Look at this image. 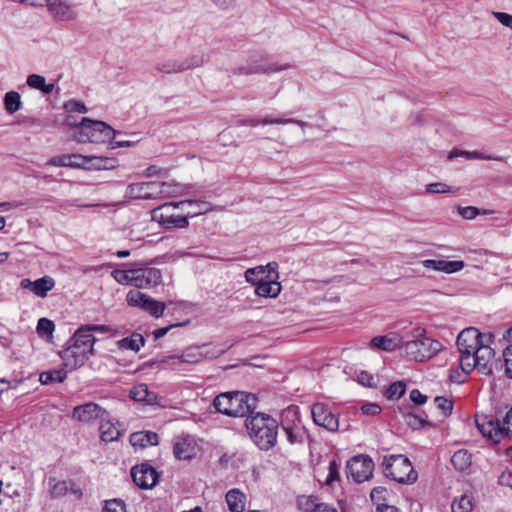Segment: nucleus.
Masks as SVG:
<instances>
[{
  "mask_svg": "<svg viewBox=\"0 0 512 512\" xmlns=\"http://www.w3.org/2000/svg\"><path fill=\"white\" fill-rule=\"evenodd\" d=\"M492 334H482L477 328L469 327L462 330L457 337V348L460 353V367L465 374L477 370L483 375H491L497 367L494 349L490 347Z\"/></svg>",
  "mask_w": 512,
  "mask_h": 512,
  "instance_id": "1",
  "label": "nucleus"
},
{
  "mask_svg": "<svg viewBox=\"0 0 512 512\" xmlns=\"http://www.w3.org/2000/svg\"><path fill=\"white\" fill-rule=\"evenodd\" d=\"M245 427L249 437L260 450L268 451L276 445L279 423L270 415L253 412L246 418Z\"/></svg>",
  "mask_w": 512,
  "mask_h": 512,
  "instance_id": "2",
  "label": "nucleus"
},
{
  "mask_svg": "<svg viewBox=\"0 0 512 512\" xmlns=\"http://www.w3.org/2000/svg\"><path fill=\"white\" fill-rule=\"evenodd\" d=\"M257 404L255 395L243 391L224 392L213 400L217 412L230 417H248L253 414Z\"/></svg>",
  "mask_w": 512,
  "mask_h": 512,
  "instance_id": "3",
  "label": "nucleus"
},
{
  "mask_svg": "<svg viewBox=\"0 0 512 512\" xmlns=\"http://www.w3.org/2000/svg\"><path fill=\"white\" fill-rule=\"evenodd\" d=\"M442 344L427 336L426 329L415 327L406 334L404 352L408 359L415 362H425L437 355Z\"/></svg>",
  "mask_w": 512,
  "mask_h": 512,
  "instance_id": "4",
  "label": "nucleus"
},
{
  "mask_svg": "<svg viewBox=\"0 0 512 512\" xmlns=\"http://www.w3.org/2000/svg\"><path fill=\"white\" fill-rule=\"evenodd\" d=\"M79 131L75 135V139L81 143H105L110 142L112 148L125 147L129 142L114 141L116 131L108 124L102 121H94L89 118H82L79 123Z\"/></svg>",
  "mask_w": 512,
  "mask_h": 512,
  "instance_id": "5",
  "label": "nucleus"
},
{
  "mask_svg": "<svg viewBox=\"0 0 512 512\" xmlns=\"http://www.w3.org/2000/svg\"><path fill=\"white\" fill-rule=\"evenodd\" d=\"M476 425L480 433L491 443L512 439V408L499 420L490 415L476 416Z\"/></svg>",
  "mask_w": 512,
  "mask_h": 512,
  "instance_id": "6",
  "label": "nucleus"
},
{
  "mask_svg": "<svg viewBox=\"0 0 512 512\" xmlns=\"http://www.w3.org/2000/svg\"><path fill=\"white\" fill-rule=\"evenodd\" d=\"M382 466L385 476L398 483L411 484L417 480L410 460L402 454L385 456Z\"/></svg>",
  "mask_w": 512,
  "mask_h": 512,
  "instance_id": "7",
  "label": "nucleus"
},
{
  "mask_svg": "<svg viewBox=\"0 0 512 512\" xmlns=\"http://www.w3.org/2000/svg\"><path fill=\"white\" fill-rule=\"evenodd\" d=\"M176 202H166L151 210V219L166 229L185 228L189 225L187 216H175L172 210Z\"/></svg>",
  "mask_w": 512,
  "mask_h": 512,
  "instance_id": "8",
  "label": "nucleus"
},
{
  "mask_svg": "<svg viewBox=\"0 0 512 512\" xmlns=\"http://www.w3.org/2000/svg\"><path fill=\"white\" fill-rule=\"evenodd\" d=\"M92 160H98V168H101L102 166L104 168H113L114 167V160L109 158H99V157H89V156H83L79 154H71V155H61V156H55L52 157L47 164L50 166H56V167H72V168H82L85 166L86 163Z\"/></svg>",
  "mask_w": 512,
  "mask_h": 512,
  "instance_id": "9",
  "label": "nucleus"
},
{
  "mask_svg": "<svg viewBox=\"0 0 512 512\" xmlns=\"http://www.w3.org/2000/svg\"><path fill=\"white\" fill-rule=\"evenodd\" d=\"M347 475L356 483L369 480L374 471V462L368 455H357L347 462Z\"/></svg>",
  "mask_w": 512,
  "mask_h": 512,
  "instance_id": "10",
  "label": "nucleus"
},
{
  "mask_svg": "<svg viewBox=\"0 0 512 512\" xmlns=\"http://www.w3.org/2000/svg\"><path fill=\"white\" fill-rule=\"evenodd\" d=\"M126 301L129 306L140 307L157 318L162 316L165 310L164 302L157 301L138 290L129 291Z\"/></svg>",
  "mask_w": 512,
  "mask_h": 512,
  "instance_id": "11",
  "label": "nucleus"
},
{
  "mask_svg": "<svg viewBox=\"0 0 512 512\" xmlns=\"http://www.w3.org/2000/svg\"><path fill=\"white\" fill-rule=\"evenodd\" d=\"M131 476L133 482L141 489H151L159 480V473L148 463H141L132 467Z\"/></svg>",
  "mask_w": 512,
  "mask_h": 512,
  "instance_id": "12",
  "label": "nucleus"
},
{
  "mask_svg": "<svg viewBox=\"0 0 512 512\" xmlns=\"http://www.w3.org/2000/svg\"><path fill=\"white\" fill-rule=\"evenodd\" d=\"M47 11L55 21L70 22L78 17V12L69 0H45Z\"/></svg>",
  "mask_w": 512,
  "mask_h": 512,
  "instance_id": "13",
  "label": "nucleus"
},
{
  "mask_svg": "<svg viewBox=\"0 0 512 512\" xmlns=\"http://www.w3.org/2000/svg\"><path fill=\"white\" fill-rule=\"evenodd\" d=\"M90 355L92 354L73 344H70L60 352V357L63 361L62 366L68 372L82 367Z\"/></svg>",
  "mask_w": 512,
  "mask_h": 512,
  "instance_id": "14",
  "label": "nucleus"
},
{
  "mask_svg": "<svg viewBox=\"0 0 512 512\" xmlns=\"http://www.w3.org/2000/svg\"><path fill=\"white\" fill-rule=\"evenodd\" d=\"M133 286L149 288L158 285L162 280V273L158 268L139 266L134 268Z\"/></svg>",
  "mask_w": 512,
  "mask_h": 512,
  "instance_id": "15",
  "label": "nucleus"
},
{
  "mask_svg": "<svg viewBox=\"0 0 512 512\" xmlns=\"http://www.w3.org/2000/svg\"><path fill=\"white\" fill-rule=\"evenodd\" d=\"M311 414L316 425L321 426L328 431L334 432L339 428L338 418L323 403H315L312 406Z\"/></svg>",
  "mask_w": 512,
  "mask_h": 512,
  "instance_id": "16",
  "label": "nucleus"
},
{
  "mask_svg": "<svg viewBox=\"0 0 512 512\" xmlns=\"http://www.w3.org/2000/svg\"><path fill=\"white\" fill-rule=\"evenodd\" d=\"M406 342V335L400 332H389L383 336H375L371 339V345L383 351L392 352L403 348Z\"/></svg>",
  "mask_w": 512,
  "mask_h": 512,
  "instance_id": "17",
  "label": "nucleus"
},
{
  "mask_svg": "<svg viewBox=\"0 0 512 512\" xmlns=\"http://www.w3.org/2000/svg\"><path fill=\"white\" fill-rule=\"evenodd\" d=\"M154 181L129 184L125 197L128 199L157 200Z\"/></svg>",
  "mask_w": 512,
  "mask_h": 512,
  "instance_id": "18",
  "label": "nucleus"
},
{
  "mask_svg": "<svg viewBox=\"0 0 512 512\" xmlns=\"http://www.w3.org/2000/svg\"><path fill=\"white\" fill-rule=\"evenodd\" d=\"M199 452L200 446L191 436L178 439L173 447V453L179 460H191L196 457Z\"/></svg>",
  "mask_w": 512,
  "mask_h": 512,
  "instance_id": "19",
  "label": "nucleus"
},
{
  "mask_svg": "<svg viewBox=\"0 0 512 512\" xmlns=\"http://www.w3.org/2000/svg\"><path fill=\"white\" fill-rule=\"evenodd\" d=\"M107 414V411L104 410L101 406L96 403L89 402L83 405L76 406L73 409V418L81 421V422H90L95 419L104 420V416Z\"/></svg>",
  "mask_w": 512,
  "mask_h": 512,
  "instance_id": "20",
  "label": "nucleus"
},
{
  "mask_svg": "<svg viewBox=\"0 0 512 512\" xmlns=\"http://www.w3.org/2000/svg\"><path fill=\"white\" fill-rule=\"evenodd\" d=\"M206 344L202 346H191L186 348L181 355H171L166 357L163 362L176 365L179 363L195 364L202 361L201 349L205 348Z\"/></svg>",
  "mask_w": 512,
  "mask_h": 512,
  "instance_id": "21",
  "label": "nucleus"
},
{
  "mask_svg": "<svg viewBox=\"0 0 512 512\" xmlns=\"http://www.w3.org/2000/svg\"><path fill=\"white\" fill-rule=\"evenodd\" d=\"M50 487V495L53 498H60L65 496L69 491L76 496V498H81L82 491L79 487H76L74 482L72 481H57L55 477H50L48 481Z\"/></svg>",
  "mask_w": 512,
  "mask_h": 512,
  "instance_id": "22",
  "label": "nucleus"
},
{
  "mask_svg": "<svg viewBox=\"0 0 512 512\" xmlns=\"http://www.w3.org/2000/svg\"><path fill=\"white\" fill-rule=\"evenodd\" d=\"M99 431L101 440L107 443L119 440L124 432L120 428V422L110 420L108 413L104 416V420H101Z\"/></svg>",
  "mask_w": 512,
  "mask_h": 512,
  "instance_id": "23",
  "label": "nucleus"
},
{
  "mask_svg": "<svg viewBox=\"0 0 512 512\" xmlns=\"http://www.w3.org/2000/svg\"><path fill=\"white\" fill-rule=\"evenodd\" d=\"M297 506L302 512H338L335 507L327 503L318 502L315 496L298 497Z\"/></svg>",
  "mask_w": 512,
  "mask_h": 512,
  "instance_id": "24",
  "label": "nucleus"
},
{
  "mask_svg": "<svg viewBox=\"0 0 512 512\" xmlns=\"http://www.w3.org/2000/svg\"><path fill=\"white\" fill-rule=\"evenodd\" d=\"M155 190L157 192V200L176 197L188 194L189 187L173 182L154 181Z\"/></svg>",
  "mask_w": 512,
  "mask_h": 512,
  "instance_id": "25",
  "label": "nucleus"
},
{
  "mask_svg": "<svg viewBox=\"0 0 512 512\" xmlns=\"http://www.w3.org/2000/svg\"><path fill=\"white\" fill-rule=\"evenodd\" d=\"M422 265L427 269H433L435 271L444 272L447 274L458 272L464 268V262L459 260L446 261L426 259L422 261Z\"/></svg>",
  "mask_w": 512,
  "mask_h": 512,
  "instance_id": "26",
  "label": "nucleus"
},
{
  "mask_svg": "<svg viewBox=\"0 0 512 512\" xmlns=\"http://www.w3.org/2000/svg\"><path fill=\"white\" fill-rule=\"evenodd\" d=\"M95 337L88 331L85 325L79 327L71 338V342L74 346H79L82 350L94 353Z\"/></svg>",
  "mask_w": 512,
  "mask_h": 512,
  "instance_id": "27",
  "label": "nucleus"
},
{
  "mask_svg": "<svg viewBox=\"0 0 512 512\" xmlns=\"http://www.w3.org/2000/svg\"><path fill=\"white\" fill-rule=\"evenodd\" d=\"M129 441L133 447L144 449L157 445L159 437L157 433L152 431H138L130 435Z\"/></svg>",
  "mask_w": 512,
  "mask_h": 512,
  "instance_id": "28",
  "label": "nucleus"
},
{
  "mask_svg": "<svg viewBox=\"0 0 512 512\" xmlns=\"http://www.w3.org/2000/svg\"><path fill=\"white\" fill-rule=\"evenodd\" d=\"M184 205H188L191 207L190 210L187 211V217H196L201 214H205L212 210V205L209 202L202 200H182L175 203V207H181Z\"/></svg>",
  "mask_w": 512,
  "mask_h": 512,
  "instance_id": "29",
  "label": "nucleus"
},
{
  "mask_svg": "<svg viewBox=\"0 0 512 512\" xmlns=\"http://www.w3.org/2000/svg\"><path fill=\"white\" fill-rule=\"evenodd\" d=\"M281 292V285L273 276L256 284L255 293L261 297H277Z\"/></svg>",
  "mask_w": 512,
  "mask_h": 512,
  "instance_id": "30",
  "label": "nucleus"
},
{
  "mask_svg": "<svg viewBox=\"0 0 512 512\" xmlns=\"http://www.w3.org/2000/svg\"><path fill=\"white\" fill-rule=\"evenodd\" d=\"M455 157H463L466 159H477V160H494V161H507V157L504 156H494V155H485L479 151H466V150H458L454 149L450 151L448 154V159H453Z\"/></svg>",
  "mask_w": 512,
  "mask_h": 512,
  "instance_id": "31",
  "label": "nucleus"
},
{
  "mask_svg": "<svg viewBox=\"0 0 512 512\" xmlns=\"http://www.w3.org/2000/svg\"><path fill=\"white\" fill-rule=\"evenodd\" d=\"M226 502L231 512H243L246 505V496L239 489H231L226 494Z\"/></svg>",
  "mask_w": 512,
  "mask_h": 512,
  "instance_id": "32",
  "label": "nucleus"
},
{
  "mask_svg": "<svg viewBox=\"0 0 512 512\" xmlns=\"http://www.w3.org/2000/svg\"><path fill=\"white\" fill-rule=\"evenodd\" d=\"M281 426L282 428L287 427H296V426H303L298 408L295 406H290L283 410L281 414Z\"/></svg>",
  "mask_w": 512,
  "mask_h": 512,
  "instance_id": "33",
  "label": "nucleus"
},
{
  "mask_svg": "<svg viewBox=\"0 0 512 512\" xmlns=\"http://www.w3.org/2000/svg\"><path fill=\"white\" fill-rule=\"evenodd\" d=\"M145 339L139 333H133L131 336L121 339L118 346L121 349L139 351L144 346Z\"/></svg>",
  "mask_w": 512,
  "mask_h": 512,
  "instance_id": "34",
  "label": "nucleus"
},
{
  "mask_svg": "<svg viewBox=\"0 0 512 512\" xmlns=\"http://www.w3.org/2000/svg\"><path fill=\"white\" fill-rule=\"evenodd\" d=\"M67 370L57 369L44 371L39 376V381L43 385H49L52 383H62L67 377Z\"/></svg>",
  "mask_w": 512,
  "mask_h": 512,
  "instance_id": "35",
  "label": "nucleus"
},
{
  "mask_svg": "<svg viewBox=\"0 0 512 512\" xmlns=\"http://www.w3.org/2000/svg\"><path fill=\"white\" fill-rule=\"evenodd\" d=\"M451 463L458 471H465L471 465V454L466 450H458L451 457Z\"/></svg>",
  "mask_w": 512,
  "mask_h": 512,
  "instance_id": "36",
  "label": "nucleus"
},
{
  "mask_svg": "<svg viewBox=\"0 0 512 512\" xmlns=\"http://www.w3.org/2000/svg\"><path fill=\"white\" fill-rule=\"evenodd\" d=\"M27 84L31 88L42 91L45 94H49L54 89V84H46V80L43 76L38 74H31L27 78Z\"/></svg>",
  "mask_w": 512,
  "mask_h": 512,
  "instance_id": "37",
  "label": "nucleus"
},
{
  "mask_svg": "<svg viewBox=\"0 0 512 512\" xmlns=\"http://www.w3.org/2000/svg\"><path fill=\"white\" fill-rule=\"evenodd\" d=\"M33 284H35L33 293L39 297H45L47 292L53 289L55 281L50 276H44L34 281Z\"/></svg>",
  "mask_w": 512,
  "mask_h": 512,
  "instance_id": "38",
  "label": "nucleus"
},
{
  "mask_svg": "<svg viewBox=\"0 0 512 512\" xmlns=\"http://www.w3.org/2000/svg\"><path fill=\"white\" fill-rule=\"evenodd\" d=\"M272 275L265 274V267L257 266L253 268H249L245 271V279L247 282H250L254 285L262 282L263 280H267Z\"/></svg>",
  "mask_w": 512,
  "mask_h": 512,
  "instance_id": "39",
  "label": "nucleus"
},
{
  "mask_svg": "<svg viewBox=\"0 0 512 512\" xmlns=\"http://www.w3.org/2000/svg\"><path fill=\"white\" fill-rule=\"evenodd\" d=\"M276 122H283L282 120H276V118H270V117H264L262 119H256V118H238L234 120L233 125L234 126H251L255 127L259 124L262 125H272L276 124Z\"/></svg>",
  "mask_w": 512,
  "mask_h": 512,
  "instance_id": "40",
  "label": "nucleus"
},
{
  "mask_svg": "<svg viewBox=\"0 0 512 512\" xmlns=\"http://www.w3.org/2000/svg\"><path fill=\"white\" fill-rule=\"evenodd\" d=\"M5 110L9 114H13L18 111L21 107V97L16 91H10L5 94L4 97Z\"/></svg>",
  "mask_w": 512,
  "mask_h": 512,
  "instance_id": "41",
  "label": "nucleus"
},
{
  "mask_svg": "<svg viewBox=\"0 0 512 512\" xmlns=\"http://www.w3.org/2000/svg\"><path fill=\"white\" fill-rule=\"evenodd\" d=\"M155 69L160 73L172 74L183 72V66L181 61L177 60H166L156 64Z\"/></svg>",
  "mask_w": 512,
  "mask_h": 512,
  "instance_id": "42",
  "label": "nucleus"
},
{
  "mask_svg": "<svg viewBox=\"0 0 512 512\" xmlns=\"http://www.w3.org/2000/svg\"><path fill=\"white\" fill-rule=\"evenodd\" d=\"M290 444L302 443L306 434L304 426L282 428Z\"/></svg>",
  "mask_w": 512,
  "mask_h": 512,
  "instance_id": "43",
  "label": "nucleus"
},
{
  "mask_svg": "<svg viewBox=\"0 0 512 512\" xmlns=\"http://www.w3.org/2000/svg\"><path fill=\"white\" fill-rule=\"evenodd\" d=\"M289 65L284 66H276V65H270L267 67H255L253 69H247V68H239L235 73L239 75H249V74H259V73H271V72H279L284 69H287Z\"/></svg>",
  "mask_w": 512,
  "mask_h": 512,
  "instance_id": "44",
  "label": "nucleus"
},
{
  "mask_svg": "<svg viewBox=\"0 0 512 512\" xmlns=\"http://www.w3.org/2000/svg\"><path fill=\"white\" fill-rule=\"evenodd\" d=\"M133 274L134 268L131 269H115L112 271V277L122 285H131L133 286Z\"/></svg>",
  "mask_w": 512,
  "mask_h": 512,
  "instance_id": "45",
  "label": "nucleus"
},
{
  "mask_svg": "<svg viewBox=\"0 0 512 512\" xmlns=\"http://www.w3.org/2000/svg\"><path fill=\"white\" fill-rule=\"evenodd\" d=\"M406 391V385L402 381L391 383L385 390L384 396L389 400L399 399Z\"/></svg>",
  "mask_w": 512,
  "mask_h": 512,
  "instance_id": "46",
  "label": "nucleus"
},
{
  "mask_svg": "<svg viewBox=\"0 0 512 512\" xmlns=\"http://www.w3.org/2000/svg\"><path fill=\"white\" fill-rule=\"evenodd\" d=\"M230 345H206L205 348L201 349L202 360L203 359H215L221 355H223L228 349Z\"/></svg>",
  "mask_w": 512,
  "mask_h": 512,
  "instance_id": "47",
  "label": "nucleus"
},
{
  "mask_svg": "<svg viewBox=\"0 0 512 512\" xmlns=\"http://www.w3.org/2000/svg\"><path fill=\"white\" fill-rule=\"evenodd\" d=\"M453 512H471L473 509L472 499L467 495L461 496L452 503Z\"/></svg>",
  "mask_w": 512,
  "mask_h": 512,
  "instance_id": "48",
  "label": "nucleus"
},
{
  "mask_svg": "<svg viewBox=\"0 0 512 512\" xmlns=\"http://www.w3.org/2000/svg\"><path fill=\"white\" fill-rule=\"evenodd\" d=\"M55 329L53 321L47 318H40L37 323V333L40 336H51Z\"/></svg>",
  "mask_w": 512,
  "mask_h": 512,
  "instance_id": "49",
  "label": "nucleus"
},
{
  "mask_svg": "<svg viewBox=\"0 0 512 512\" xmlns=\"http://www.w3.org/2000/svg\"><path fill=\"white\" fill-rule=\"evenodd\" d=\"M437 408L441 410L443 416H449L453 410V401L443 396H437L434 399Z\"/></svg>",
  "mask_w": 512,
  "mask_h": 512,
  "instance_id": "50",
  "label": "nucleus"
},
{
  "mask_svg": "<svg viewBox=\"0 0 512 512\" xmlns=\"http://www.w3.org/2000/svg\"><path fill=\"white\" fill-rule=\"evenodd\" d=\"M130 396L136 401H150L148 386L146 384H139L130 391Z\"/></svg>",
  "mask_w": 512,
  "mask_h": 512,
  "instance_id": "51",
  "label": "nucleus"
},
{
  "mask_svg": "<svg viewBox=\"0 0 512 512\" xmlns=\"http://www.w3.org/2000/svg\"><path fill=\"white\" fill-rule=\"evenodd\" d=\"M458 212L463 218L468 219V220L474 219L476 216L481 215V214L482 215L490 214L489 211H487V210L481 211L480 209H478L474 206L459 207Z\"/></svg>",
  "mask_w": 512,
  "mask_h": 512,
  "instance_id": "52",
  "label": "nucleus"
},
{
  "mask_svg": "<svg viewBox=\"0 0 512 512\" xmlns=\"http://www.w3.org/2000/svg\"><path fill=\"white\" fill-rule=\"evenodd\" d=\"M404 421L413 430L420 429L427 423L424 418L412 413L404 414Z\"/></svg>",
  "mask_w": 512,
  "mask_h": 512,
  "instance_id": "53",
  "label": "nucleus"
},
{
  "mask_svg": "<svg viewBox=\"0 0 512 512\" xmlns=\"http://www.w3.org/2000/svg\"><path fill=\"white\" fill-rule=\"evenodd\" d=\"M103 512H126L125 503L119 499L106 501Z\"/></svg>",
  "mask_w": 512,
  "mask_h": 512,
  "instance_id": "54",
  "label": "nucleus"
},
{
  "mask_svg": "<svg viewBox=\"0 0 512 512\" xmlns=\"http://www.w3.org/2000/svg\"><path fill=\"white\" fill-rule=\"evenodd\" d=\"M505 363L506 376L512 379V345L507 346L502 353Z\"/></svg>",
  "mask_w": 512,
  "mask_h": 512,
  "instance_id": "55",
  "label": "nucleus"
},
{
  "mask_svg": "<svg viewBox=\"0 0 512 512\" xmlns=\"http://www.w3.org/2000/svg\"><path fill=\"white\" fill-rule=\"evenodd\" d=\"M64 108L69 112L86 113L87 108L85 104L78 100H69L64 104Z\"/></svg>",
  "mask_w": 512,
  "mask_h": 512,
  "instance_id": "56",
  "label": "nucleus"
},
{
  "mask_svg": "<svg viewBox=\"0 0 512 512\" xmlns=\"http://www.w3.org/2000/svg\"><path fill=\"white\" fill-rule=\"evenodd\" d=\"M426 190H427V192L433 193V194L447 193V192L453 191V189L450 186H448L445 183H440V182L428 184L426 186Z\"/></svg>",
  "mask_w": 512,
  "mask_h": 512,
  "instance_id": "57",
  "label": "nucleus"
},
{
  "mask_svg": "<svg viewBox=\"0 0 512 512\" xmlns=\"http://www.w3.org/2000/svg\"><path fill=\"white\" fill-rule=\"evenodd\" d=\"M183 66V71L188 69L197 68L203 65L204 61L203 58L200 56H192L190 58L185 59L184 61H181Z\"/></svg>",
  "mask_w": 512,
  "mask_h": 512,
  "instance_id": "58",
  "label": "nucleus"
},
{
  "mask_svg": "<svg viewBox=\"0 0 512 512\" xmlns=\"http://www.w3.org/2000/svg\"><path fill=\"white\" fill-rule=\"evenodd\" d=\"M339 468L340 465L337 463L336 460H332L329 463V474L326 479L327 484H331L334 480L338 479L339 477Z\"/></svg>",
  "mask_w": 512,
  "mask_h": 512,
  "instance_id": "59",
  "label": "nucleus"
},
{
  "mask_svg": "<svg viewBox=\"0 0 512 512\" xmlns=\"http://www.w3.org/2000/svg\"><path fill=\"white\" fill-rule=\"evenodd\" d=\"M492 14L502 25L512 29V15L504 12H493Z\"/></svg>",
  "mask_w": 512,
  "mask_h": 512,
  "instance_id": "60",
  "label": "nucleus"
},
{
  "mask_svg": "<svg viewBox=\"0 0 512 512\" xmlns=\"http://www.w3.org/2000/svg\"><path fill=\"white\" fill-rule=\"evenodd\" d=\"M361 411L367 415H378L381 412V407L377 403H367L362 405Z\"/></svg>",
  "mask_w": 512,
  "mask_h": 512,
  "instance_id": "61",
  "label": "nucleus"
},
{
  "mask_svg": "<svg viewBox=\"0 0 512 512\" xmlns=\"http://www.w3.org/2000/svg\"><path fill=\"white\" fill-rule=\"evenodd\" d=\"M498 483L501 486L508 487L512 490V472L504 471L498 478Z\"/></svg>",
  "mask_w": 512,
  "mask_h": 512,
  "instance_id": "62",
  "label": "nucleus"
},
{
  "mask_svg": "<svg viewBox=\"0 0 512 512\" xmlns=\"http://www.w3.org/2000/svg\"><path fill=\"white\" fill-rule=\"evenodd\" d=\"M358 379L359 382L364 386L374 387L376 385L375 378L367 372H362L359 375Z\"/></svg>",
  "mask_w": 512,
  "mask_h": 512,
  "instance_id": "63",
  "label": "nucleus"
},
{
  "mask_svg": "<svg viewBox=\"0 0 512 512\" xmlns=\"http://www.w3.org/2000/svg\"><path fill=\"white\" fill-rule=\"evenodd\" d=\"M386 492V489L384 487L378 486L372 489L370 493V497L372 501L379 503L380 501L384 500V493Z\"/></svg>",
  "mask_w": 512,
  "mask_h": 512,
  "instance_id": "64",
  "label": "nucleus"
}]
</instances>
